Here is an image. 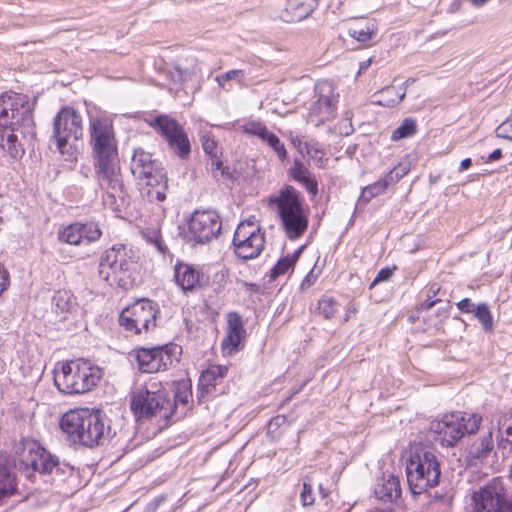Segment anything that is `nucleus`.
<instances>
[{
    "mask_svg": "<svg viewBox=\"0 0 512 512\" xmlns=\"http://www.w3.org/2000/svg\"><path fill=\"white\" fill-rule=\"evenodd\" d=\"M315 98L307 115V122L317 127L335 117L337 96L332 83L326 80L317 82Z\"/></svg>",
    "mask_w": 512,
    "mask_h": 512,
    "instance_id": "nucleus-17",
    "label": "nucleus"
},
{
    "mask_svg": "<svg viewBox=\"0 0 512 512\" xmlns=\"http://www.w3.org/2000/svg\"><path fill=\"white\" fill-rule=\"evenodd\" d=\"M389 185H391V176H384L375 183L364 187L359 197L358 204L366 205L372 198L384 193Z\"/></svg>",
    "mask_w": 512,
    "mask_h": 512,
    "instance_id": "nucleus-28",
    "label": "nucleus"
},
{
    "mask_svg": "<svg viewBox=\"0 0 512 512\" xmlns=\"http://www.w3.org/2000/svg\"><path fill=\"white\" fill-rule=\"evenodd\" d=\"M501 157H502V150L496 149L492 153L489 154L487 161L488 162L496 161V160H499Z\"/></svg>",
    "mask_w": 512,
    "mask_h": 512,
    "instance_id": "nucleus-59",
    "label": "nucleus"
},
{
    "mask_svg": "<svg viewBox=\"0 0 512 512\" xmlns=\"http://www.w3.org/2000/svg\"><path fill=\"white\" fill-rule=\"evenodd\" d=\"M137 268L134 251L124 244H115L100 255L98 275L111 287L129 289L135 284Z\"/></svg>",
    "mask_w": 512,
    "mask_h": 512,
    "instance_id": "nucleus-4",
    "label": "nucleus"
},
{
    "mask_svg": "<svg viewBox=\"0 0 512 512\" xmlns=\"http://www.w3.org/2000/svg\"><path fill=\"white\" fill-rule=\"evenodd\" d=\"M474 315L481 323L485 332H490L493 330V318L486 303L478 304L474 311Z\"/></svg>",
    "mask_w": 512,
    "mask_h": 512,
    "instance_id": "nucleus-36",
    "label": "nucleus"
},
{
    "mask_svg": "<svg viewBox=\"0 0 512 512\" xmlns=\"http://www.w3.org/2000/svg\"><path fill=\"white\" fill-rule=\"evenodd\" d=\"M244 131L247 134L258 136L262 141H265L270 131L265 125L260 122H249L244 126Z\"/></svg>",
    "mask_w": 512,
    "mask_h": 512,
    "instance_id": "nucleus-44",
    "label": "nucleus"
},
{
    "mask_svg": "<svg viewBox=\"0 0 512 512\" xmlns=\"http://www.w3.org/2000/svg\"><path fill=\"white\" fill-rule=\"evenodd\" d=\"M102 378V370L83 359L71 360L54 371V384L63 394H84Z\"/></svg>",
    "mask_w": 512,
    "mask_h": 512,
    "instance_id": "nucleus-7",
    "label": "nucleus"
},
{
    "mask_svg": "<svg viewBox=\"0 0 512 512\" xmlns=\"http://www.w3.org/2000/svg\"><path fill=\"white\" fill-rule=\"evenodd\" d=\"M191 391L183 384L177 388V391L171 399L172 420L176 421L181 419L189 409V398Z\"/></svg>",
    "mask_w": 512,
    "mask_h": 512,
    "instance_id": "nucleus-25",
    "label": "nucleus"
},
{
    "mask_svg": "<svg viewBox=\"0 0 512 512\" xmlns=\"http://www.w3.org/2000/svg\"><path fill=\"white\" fill-rule=\"evenodd\" d=\"M17 490L15 475L11 470L0 462V501L13 495Z\"/></svg>",
    "mask_w": 512,
    "mask_h": 512,
    "instance_id": "nucleus-29",
    "label": "nucleus"
},
{
    "mask_svg": "<svg viewBox=\"0 0 512 512\" xmlns=\"http://www.w3.org/2000/svg\"><path fill=\"white\" fill-rule=\"evenodd\" d=\"M440 287L437 283L432 284L428 290L426 291V301L422 302L420 307H418V310H429L432 308L437 302L440 301V299H432L436 296V294L439 292Z\"/></svg>",
    "mask_w": 512,
    "mask_h": 512,
    "instance_id": "nucleus-46",
    "label": "nucleus"
},
{
    "mask_svg": "<svg viewBox=\"0 0 512 512\" xmlns=\"http://www.w3.org/2000/svg\"><path fill=\"white\" fill-rule=\"evenodd\" d=\"M200 71L198 63H195L191 67L182 68L178 65L174 66L169 72L170 78L174 83H183L184 81L195 77Z\"/></svg>",
    "mask_w": 512,
    "mask_h": 512,
    "instance_id": "nucleus-33",
    "label": "nucleus"
},
{
    "mask_svg": "<svg viewBox=\"0 0 512 512\" xmlns=\"http://www.w3.org/2000/svg\"><path fill=\"white\" fill-rule=\"evenodd\" d=\"M81 222H76L64 227L58 233L60 241L71 245H79L81 243Z\"/></svg>",
    "mask_w": 512,
    "mask_h": 512,
    "instance_id": "nucleus-32",
    "label": "nucleus"
},
{
    "mask_svg": "<svg viewBox=\"0 0 512 512\" xmlns=\"http://www.w3.org/2000/svg\"><path fill=\"white\" fill-rule=\"evenodd\" d=\"M441 467L434 452L426 451L418 454V489L426 490L439 484Z\"/></svg>",
    "mask_w": 512,
    "mask_h": 512,
    "instance_id": "nucleus-19",
    "label": "nucleus"
},
{
    "mask_svg": "<svg viewBox=\"0 0 512 512\" xmlns=\"http://www.w3.org/2000/svg\"><path fill=\"white\" fill-rule=\"evenodd\" d=\"M221 231V222L216 212L195 211L188 223L187 238L196 244H204L214 239Z\"/></svg>",
    "mask_w": 512,
    "mask_h": 512,
    "instance_id": "nucleus-18",
    "label": "nucleus"
},
{
    "mask_svg": "<svg viewBox=\"0 0 512 512\" xmlns=\"http://www.w3.org/2000/svg\"><path fill=\"white\" fill-rule=\"evenodd\" d=\"M180 354L181 347L173 343L151 348L140 347L131 353L142 373L165 371L179 362Z\"/></svg>",
    "mask_w": 512,
    "mask_h": 512,
    "instance_id": "nucleus-14",
    "label": "nucleus"
},
{
    "mask_svg": "<svg viewBox=\"0 0 512 512\" xmlns=\"http://www.w3.org/2000/svg\"><path fill=\"white\" fill-rule=\"evenodd\" d=\"M319 491L323 498L328 496V491L322 485H319Z\"/></svg>",
    "mask_w": 512,
    "mask_h": 512,
    "instance_id": "nucleus-64",
    "label": "nucleus"
},
{
    "mask_svg": "<svg viewBox=\"0 0 512 512\" xmlns=\"http://www.w3.org/2000/svg\"><path fill=\"white\" fill-rule=\"evenodd\" d=\"M278 208L282 227L291 240L301 237L308 227V217L304 213L300 193L292 186L280 190L279 195L271 199Z\"/></svg>",
    "mask_w": 512,
    "mask_h": 512,
    "instance_id": "nucleus-10",
    "label": "nucleus"
},
{
    "mask_svg": "<svg viewBox=\"0 0 512 512\" xmlns=\"http://www.w3.org/2000/svg\"><path fill=\"white\" fill-rule=\"evenodd\" d=\"M405 96L402 88L388 86L374 95L373 103L383 107H394L399 104Z\"/></svg>",
    "mask_w": 512,
    "mask_h": 512,
    "instance_id": "nucleus-27",
    "label": "nucleus"
},
{
    "mask_svg": "<svg viewBox=\"0 0 512 512\" xmlns=\"http://www.w3.org/2000/svg\"><path fill=\"white\" fill-rule=\"evenodd\" d=\"M301 249L295 251L292 255L280 258L270 271V280H275L292 269L299 257Z\"/></svg>",
    "mask_w": 512,
    "mask_h": 512,
    "instance_id": "nucleus-31",
    "label": "nucleus"
},
{
    "mask_svg": "<svg viewBox=\"0 0 512 512\" xmlns=\"http://www.w3.org/2000/svg\"><path fill=\"white\" fill-rule=\"evenodd\" d=\"M414 445L415 443L410 441L409 446L403 450L401 455V462L406 465V475L409 484V490L413 496H416V483L414 482L416 479V449Z\"/></svg>",
    "mask_w": 512,
    "mask_h": 512,
    "instance_id": "nucleus-24",
    "label": "nucleus"
},
{
    "mask_svg": "<svg viewBox=\"0 0 512 512\" xmlns=\"http://www.w3.org/2000/svg\"><path fill=\"white\" fill-rule=\"evenodd\" d=\"M493 447L492 431L489 430L470 445L468 453L472 459L484 460L488 457Z\"/></svg>",
    "mask_w": 512,
    "mask_h": 512,
    "instance_id": "nucleus-26",
    "label": "nucleus"
},
{
    "mask_svg": "<svg viewBox=\"0 0 512 512\" xmlns=\"http://www.w3.org/2000/svg\"><path fill=\"white\" fill-rule=\"evenodd\" d=\"M496 135L500 138L512 141V117L505 120L497 127Z\"/></svg>",
    "mask_w": 512,
    "mask_h": 512,
    "instance_id": "nucleus-49",
    "label": "nucleus"
},
{
    "mask_svg": "<svg viewBox=\"0 0 512 512\" xmlns=\"http://www.w3.org/2000/svg\"><path fill=\"white\" fill-rule=\"evenodd\" d=\"M318 311L325 319H331L337 311V302L332 297H323L318 301Z\"/></svg>",
    "mask_w": 512,
    "mask_h": 512,
    "instance_id": "nucleus-41",
    "label": "nucleus"
},
{
    "mask_svg": "<svg viewBox=\"0 0 512 512\" xmlns=\"http://www.w3.org/2000/svg\"><path fill=\"white\" fill-rule=\"evenodd\" d=\"M149 125L167 141L169 149L181 159H187L191 153L189 138L183 127L168 115H158Z\"/></svg>",
    "mask_w": 512,
    "mask_h": 512,
    "instance_id": "nucleus-15",
    "label": "nucleus"
},
{
    "mask_svg": "<svg viewBox=\"0 0 512 512\" xmlns=\"http://www.w3.org/2000/svg\"><path fill=\"white\" fill-rule=\"evenodd\" d=\"M411 167V161H409L408 159H403L385 176H391V184H394L398 182L401 178H403L411 170Z\"/></svg>",
    "mask_w": 512,
    "mask_h": 512,
    "instance_id": "nucleus-42",
    "label": "nucleus"
},
{
    "mask_svg": "<svg viewBox=\"0 0 512 512\" xmlns=\"http://www.w3.org/2000/svg\"><path fill=\"white\" fill-rule=\"evenodd\" d=\"M83 136L82 116L71 107L62 108L54 118L52 138L66 160L76 159L78 144Z\"/></svg>",
    "mask_w": 512,
    "mask_h": 512,
    "instance_id": "nucleus-9",
    "label": "nucleus"
},
{
    "mask_svg": "<svg viewBox=\"0 0 512 512\" xmlns=\"http://www.w3.org/2000/svg\"><path fill=\"white\" fill-rule=\"evenodd\" d=\"M289 173L293 179L300 182L311 195L315 196L318 193V183L316 179L300 160H294Z\"/></svg>",
    "mask_w": 512,
    "mask_h": 512,
    "instance_id": "nucleus-23",
    "label": "nucleus"
},
{
    "mask_svg": "<svg viewBox=\"0 0 512 512\" xmlns=\"http://www.w3.org/2000/svg\"><path fill=\"white\" fill-rule=\"evenodd\" d=\"M81 242L86 240L88 243L97 241L102 232L98 226V224L94 222L81 223Z\"/></svg>",
    "mask_w": 512,
    "mask_h": 512,
    "instance_id": "nucleus-39",
    "label": "nucleus"
},
{
    "mask_svg": "<svg viewBox=\"0 0 512 512\" xmlns=\"http://www.w3.org/2000/svg\"><path fill=\"white\" fill-rule=\"evenodd\" d=\"M317 5V0H288L282 18L286 22H299L307 18Z\"/></svg>",
    "mask_w": 512,
    "mask_h": 512,
    "instance_id": "nucleus-20",
    "label": "nucleus"
},
{
    "mask_svg": "<svg viewBox=\"0 0 512 512\" xmlns=\"http://www.w3.org/2000/svg\"><path fill=\"white\" fill-rule=\"evenodd\" d=\"M130 170L132 175L145 185L142 194L149 202H163L166 199L168 188L166 174L149 152L136 148L131 159Z\"/></svg>",
    "mask_w": 512,
    "mask_h": 512,
    "instance_id": "nucleus-6",
    "label": "nucleus"
},
{
    "mask_svg": "<svg viewBox=\"0 0 512 512\" xmlns=\"http://www.w3.org/2000/svg\"><path fill=\"white\" fill-rule=\"evenodd\" d=\"M158 304L149 299H138L124 308L119 315V326L126 336L148 334L156 328Z\"/></svg>",
    "mask_w": 512,
    "mask_h": 512,
    "instance_id": "nucleus-12",
    "label": "nucleus"
},
{
    "mask_svg": "<svg viewBox=\"0 0 512 512\" xmlns=\"http://www.w3.org/2000/svg\"><path fill=\"white\" fill-rule=\"evenodd\" d=\"M130 408L137 420L159 419L165 425L172 420L171 399L166 390L159 389L156 383L133 391Z\"/></svg>",
    "mask_w": 512,
    "mask_h": 512,
    "instance_id": "nucleus-8",
    "label": "nucleus"
},
{
    "mask_svg": "<svg viewBox=\"0 0 512 512\" xmlns=\"http://www.w3.org/2000/svg\"><path fill=\"white\" fill-rule=\"evenodd\" d=\"M220 179H232V173L230 172L229 167L223 166V168L219 171V180Z\"/></svg>",
    "mask_w": 512,
    "mask_h": 512,
    "instance_id": "nucleus-58",
    "label": "nucleus"
},
{
    "mask_svg": "<svg viewBox=\"0 0 512 512\" xmlns=\"http://www.w3.org/2000/svg\"><path fill=\"white\" fill-rule=\"evenodd\" d=\"M174 278L184 291H192L199 283L200 273L192 265L177 262L174 267Z\"/></svg>",
    "mask_w": 512,
    "mask_h": 512,
    "instance_id": "nucleus-21",
    "label": "nucleus"
},
{
    "mask_svg": "<svg viewBox=\"0 0 512 512\" xmlns=\"http://www.w3.org/2000/svg\"><path fill=\"white\" fill-rule=\"evenodd\" d=\"M457 307L462 313H474L477 305H475L469 298H464L457 303Z\"/></svg>",
    "mask_w": 512,
    "mask_h": 512,
    "instance_id": "nucleus-56",
    "label": "nucleus"
},
{
    "mask_svg": "<svg viewBox=\"0 0 512 512\" xmlns=\"http://www.w3.org/2000/svg\"><path fill=\"white\" fill-rule=\"evenodd\" d=\"M223 162L217 156L209 158L207 163V169L211 173L212 177L219 181V171L223 168Z\"/></svg>",
    "mask_w": 512,
    "mask_h": 512,
    "instance_id": "nucleus-50",
    "label": "nucleus"
},
{
    "mask_svg": "<svg viewBox=\"0 0 512 512\" xmlns=\"http://www.w3.org/2000/svg\"><path fill=\"white\" fill-rule=\"evenodd\" d=\"M265 244L264 232L254 222H241L233 237L235 254L243 260L256 258Z\"/></svg>",
    "mask_w": 512,
    "mask_h": 512,
    "instance_id": "nucleus-16",
    "label": "nucleus"
},
{
    "mask_svg": "<svg viewBox=\"0 0 512 512\" xmlns=\"http://www.w3.org/2000/svg\"><path fill=\"white\" fill-rule=\"evenodd\" d=\"M245 337L227 333L222 340L221 347L224 353L233 354L240 349L241 343Z\"/></svg>",
    "mask_w": 512,
    "mask_h": 512,
    "instance_id": "nucleus-40",
    "label": "nucleus"
},
{
    "mask_svg": "<svg viewBox=\"0 0 512 512\" xmlns=\"http://www.w3.org/2000/svg\"><path fill=\"white\" fill-rule=\"evenodd\" d=\"M89 136L94 176L106 193L105 202L114 205L116 198L124 195V181L113 120L107 116L90 117Z\"/></svg>",
    "mask_w": 512,
    "mask_h": 512,
    "instance_id": "nucleus-1",
    "label": "nucleus"
},
{
    "mask_svg": "<svg viewBox=\"0 0 512 512\" xmlns=\"http://www.w3.org/2000/svg\"><path fill=\"white\" fill-rule=\"evenodd\" d=\"M144 237L148 243L153 244L159 252H164V247L162 245L161 235L158 230H154L152 232L144 233Z\"/></svg>",
    "mask_w": 512,
    "mask_h": 512,
    "instance_id": "nucleus-52",
    "label": "nucleus"
},
{
    "mask_svg": "<svg viewBox=\"0 0 512 512\" xmlns=\"http://www.w3.org/2000/svg\"><path fill=\"white\" fill-rule=\"evenodd\" d=\"M217 381L218 379L214 376L213 371H209L207 369L202 372L197 389V398L199 402H203L208 395L215 392Z\"/></svg>",
    "mask_w": 512,
    "mask_h": 512,
    "instance_id": "nucleus-30",
    "label": "nucleus"
},
{
    "mask_svg": "<svg viewBox=\"0 0 512 512\" xmlns=\"http://www.w3.org/2000/svg\"><path fill=\"white\" fill-rule=\"evenodd\" d=\"M36 130L28 96L21 93L0 97V149L11 158L24 154V145L35 139Z\"/></svg>",
    "mask_w": 512,
    "mask_h": 512,
    "instance_id": "nucleus-2",
    "label": "nucleus"
},
{
    "mask_svg": "<svg viewBox=\"0 0 512 512\" xmlns=\"http://www.w3.org/2000/svg\"><path fill=\"white\" fill-rule=\"evenodd\" d=\"M286 424V418L282 415H277L273 417L267 427V434L272 438H277L280 435L278 429H280L283 425Z\"/></svg>",
    "mask_w": 512,
    "mask_h": 512,
    "instance_id": "nucleus-47",
    "label": "nucleus"
},
{
    "mask_svg": "<svg viewBox=\"0 0 512 512\" xmlns=\"http://www.w3.org/2000/svg\"><path fill=\"white\" fill-rule=\"evenodd\" d=\"M315 283V277L312 275V272H310L302 281L301 283V289L305 290L309 287H311Z\"/></svg>",
    "mask_w": 512,
    "mask_h": 512,
    "instance_id": "nucleus-57",
    "label": "nucleus"
},
{
    "mask_svg": "<svg viewBox=\"0 0 512 512\" xmlns=\"http://www.w3.org/2000/svg\"><path fill=\"white\" fill-rule=\"evenodd\" d=\"M482 418L478 414L453 412L431 422L430 430L444 446H454L465 434L478 431Z\"/></svg>",
    "mask_w": 512,
    "mask_h": 512,
    "instance_id": "nucleus-11",
    "label": "nucleus"
},
{
    "mask_svg": "<svg viewBox=\"0 0 512 512\" xmlns=\"http://www.w3.org/2000/svg\"><path fill=\"white\" fill-rule=\"evenodd\" d=\"M227 333L246 336L241 316L237 312H229L227 314Z\"/></svg>",
    "mask_w": 512,
    "mask_h": 512,
    "instance_id": "nucleus-38",
    "label": "nucleus"
},
{
    "mask_svg": "<svg viewBox=\"0 0 512 512\" xmlns=\"http://www.w3.org/2000/svg\"><path fill=\"white\" fill-rule=\"evenodd\" d=\"M393 270L394 269H390L389 267L382 268L370 284V289H372L376 284L390 279L393 275Z\"/></svg>",
    "mask_w": 512,
    "mask_h": 512,
    "instance_id": "nucleus-55",
    "label": "nucleus"
},
{
    "mask_svg": "<svg viewBox=\"0 0 512 512\" xmlns=\"http://www.w3.org/2000/svg\"><path fill=\"white\" fill-rule=\"evenodd\" d=\"M416 133V120L406 118L403 123L396 128L391 135L392 141H399L413 136Z\"/></svg>",
    "mask_w": 512,
    "mask_h": 512,
    "instance_id": "nucleus-35",
    "label": "nucleus"
},
{
    "mask_svg": "<svg viewBox=\"0 0 512 512\" xmlns=\"http://www.w3.org/2000/svg\"><path fill=\"white\" fill-rule=\"evenodd\" d=\"M471 512H512V495L500 477H495L471 494Z\"/></svg>",
    "mask_w": 512,
    "mask_h": 512,
    "instance_id": "nucleus-13",
    "label": "nucleus"
},
{
    "mask_svg": "<svg viewBox=\"0 0 512 512\" xmlns=\"http://www.w3.org/2000/svg\"><path fill=\"white\" fill-rule=\"evenodd\" d=\"M209 371H213L214 372V376H216L217 379H220L223 377L224 375V372L226 371V368H222L221 366H215V367H212L210 369H208Z\"/></svg>",
    "mask_w": 512,
    "mask_h": 512,
    "instance_id": "nucleus-60",
    "label": "nucleus"
},
{
    "mask_svg": "<svg viewBox=\"0 0 512 512\" xmlns=\"http://www.w3.org/2000/svg\"><path fill=\"white\" fill-rule=\"evenodd\" d=\"M243 76V71L242 70H231V71H228L222 75H219L216 77V81L218 82V84L220 86H224V83L226 81H230L232 79H236L238 77H241Z\"/></svg>",
    "mask_w": 512,
    "mask_h": 512,
    "instance_id": "nucleus-54",
    "label": "nucleus"
},
{
    "mask_svg": "<svg viewBox=\"0 0 512 512\" xmlns=\"http://www.w3.org/2000/svg\"><path fill=\"white\" fill-rule=\"evenodd\" d=\"M374 493L380 501L393 502L401 494L399 479L393 475H390L387 479H381L377 483Z\"/></svg>",
    "mask_w": 512,
    "mask_h": 512,
    "instance_id": "nucleus-22",
    "label": "nucleus"
},
{
    "mask_svg": "<svg viewBox=\"0 0 512 512\" xmlns=\"http://www.w3.org/2000/svg\"><path fill=\"white\" fill-rule=\"evenodd\" d=\"M371 64V58L365 60V61H362L360 62L359 64V73H362L364 71H366V69L370 66Z\"/></svg>",
    "mask_w": 512,
    "mask_h": 512,
    "instance_id": "nucleus-62",
    "label": "nucleus"
},
{
    "mask_svg": "<svg viewBox=\"0 0 512 512\" xmlns=\"http://www.w3.org/2000/svg\"><path fill=\"white\" fill-rule=\"evenodd\" d=\"M201 143L204 152L210 157L217 156V143L210 135L201 136Z\"/></svg>",
    "mask_w": 512,
    "mask_h": 512,
    "instance_id": "nucleus-48",
    "label": "nucleus"
},
{
    "mask_svg": "<svg viewBox=\"0 0 512 512\" xmlns=\"http://www.w3.org/2000/svg\"><path fill=\"white\" fill-rule=\"evenodd\" d=\"M307 155L318 165L322 166L323 158L325 155L324 150L316 142H309L305 144Z\"/></svg>",
    "mask_w": 512,
    "mask_h": 512,
    "instance_id": "nucleus-45",
    "label": "nucleus"
},
{
    "mask_svg": "<svg viewBox=\"0 0 512 512\" xmlns=\"http://www.w3.org/2000/svg\"><path fill=\"white\" fill-rule=\"evenodd\" d=\"M472 160L470 158H465L460 163V171L467 170L471 167Z\"/></svg>",
    "mask_w": 512,
    "mask_h": 512,
    "instance_id": "nucleus-61",
    "label": "nucleus"
},
{
    "mask_svg": "<svg viewBox=\"0 0 512 512\" xmlns=\"http://www.w3.org/2000/svg\"><path fill=\"white\" fill-rule=\"evenodd\" d=\"M375 34L373 26L370 23L357 24L349 28V35L361 43L368 42Z\"/></svg>",
    "mask_w": 512,
    "mask_h": 512,
    "instance_id": "nucleus-34",
    "label": "nucleus"
},
{
    "mask_svg": "<svg viewBox=\"0 0 512 512\" xmlns=\"http://www.w3.org/2000/svg\"><path fill=\"white\" fill-rule=\"evenodd\" d=\"M13 457L14 466L29 479L34 477L36 472L43 475L65 472L57 456L31 439H21L15 443Z\"/></svg>",
    "mask_w": 512,
    "mask_h": 512,
    "instance_id": "nucleus-5",
    "label": "nucleus"
},
{
    "mask_svg": "<svg viewBox=\"0 0 512 512\" xmlns=\"http://www.w3.org/2000/svg\"><path fill=\"white\" fill-rule=\"evenodd\" d=\"M60 428L69 442L89 448L103 446L116 435L111 420L100 409L69 410L60 419Z\"/></svg>",
    "mask_w": 512,
    "mask_h": 512,
    "instance_id": "nucleus-3",
    "label": "nucleus"
},
{
    "mask_svg": "<svg viewBox=\"0 0 512 512\" xmlns=\"http://www.w3.org/2000/svg\"><path fill=\"white\" fill-rule=\"evenodd\" d=\"M499 431H503L506 434V440L512 443V414L510 418L505 417L503 420L498 422Z\"/></svg>",
    "mask_w": 512,
    "mask_h": 512,
    "instance_id": "nucleus-53",
    "label": "nucleus"
},
{
    "mask_svg": "<svg viewBox=\"0 0 512 512\" xmlns=\"http://www.w3.org/2000/svg\"><path fill=\"white\" fill-rule=\"evenodd\" d=\"M366 512H394L393 509H380V508H374L370 509Z\"/></svg>",
    "mask_w": 512,
    "mask_h": 512,
    "instance_id": "nucleus-63",
    "label": "nucleus"
},
{
    "mask_svg": "<svg viewBox=\"0 0 512 512\" xmlns=\"http://www.w3.org/2000/svg\"><path fill=\"white\" fill-rule=\"evenodd\" d=\"M264 142H266L275 151L280 160L283 161L286 159L287 151L285 149L284 144L280 141L279 137L276 134L270 132V134L268 135Z\"/></svg>",
    "mask_w": 512,
    "mask_h": 512,
    "instance_id": "nucleus-43",
    "label": "nucleus"
},
{
    "mask_svg": "<svg viewBox=\"0 0 512 512\" xmlns=\"http://www.w3.org/2000/svg\"><path fill=\"white\" fill-rule=\"evenodd\" d=\"M300 499L304 507L313 505L315 498L312 493V487L307 482H303V489L300 494Z\"/></svg>",
    "mask_w": 512,
    "mask_h": 512,
    "instance_id": "nucleus-51",
    "label": "nucleus"
},
{
    "mask_svg": "<svg viewBox=\"0 0 512 512\" xmlns=\"http://www.w3.org/2000/svg\"><path fill=\"white\" fill-rule=\"evenodd\" d=\"M74 297L68 291H57L53 296V304L61 312H68L74 305Z\"/></svg>",
    "mask_w": 512,
    "mask_h": 512,
    "instance_id": "nucleus-37",
    "label": "nucleus"
}]
</instances>
